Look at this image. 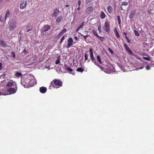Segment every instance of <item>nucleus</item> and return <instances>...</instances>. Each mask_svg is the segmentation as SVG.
Wrapping results in <instances>:
<instances>
[{"label": "nucleus", "mask_w": 154, "mask_h": 154, "mask_svg": "<svg viewBox=\"0 0 154 154\" xmlns=\"http://www.w3.org/2000/svg\"><path fill=\"white\" fill-rule=\"evenodd\" d=\"M146 69L147 70H149L150 69V67L148 66H147L146 67Z\"/></svg>", "instance_id": "44"}, {"label": "nucleus", "mask_w": 154, "mask_h": 154, "mask_svg": "<svg viewBox=\"0 0 154 154\" xmlns=\"http://www.w3.org/2000/svg\"><path fill=\"white\" fill-rule=\"evenodd\" d=\"M84 24V22L82 23L76 29V31H78L81 28H82V27L83 26Z\"/></svg>", "instance_id": "19"}, {"label": "nucleus", "mask_w": 154, "mask_h": 154, "mask_svg": "<svg viewBox=\"0 0 154 154\" xmlns=\"http://www.w3.org/2000/svg\"><path fill=\"white\" fill-rule=\"evenodd\" d=\"M93 11V8L91 7H89L86 9V11L87 13H89Z\"/></svg>", "instance_id": "16"}, {"label": "nucleus", "mask_w": 154, "mask_h": 154, "mask_svg": "<svg viewBox=\"0 0 154 154\" xmlns=\"http://www.w3.org/2000/svg\"><path fill=\"white\" fill-rule=\"evenodd\" d=\"M85 33H86V34H87V33H88V32L87 31H85Z\"/></svg>", "instance_id": "55"}, {"label": "nucleus", "mask_w": 154, "mask_h": 154, "mask_svg": "<svg viewBox=\"0 0 154 154\" xmlns=\"http://www.w3.org/2000/svg\"><path fill=\"white\" fill-rule=\"evenodd\" d=\"M69 5H66V7H69Z\"/></svg>", "instance_id": "58"}, {"label": "nucleus", "mask_w": 154, "mask_h": 154, "mask_svg": "<svg viewBox=\"0 0 154 154\" xmlns=\"http://www.w3.org/2000/svg\"><path fill=\"white\" fill-rule=\"evenodd\" d=\"M114 32L115 33L116 36L117 37H119V35L118 33V32L116 28H115L114 30Z\"/></svg>", "instance_id": "23"}, {"label": "nucleus", "mask_w": 154, "mask_h": 154, "mask_svg": "<svg viewBox=\"0 0 154 154\" xmlns=\"http://www.w3.org/2000/svg\"><path fill=\"white\" fill-rule=\"evenodd\" d=\"M108 50H109V51L110 52V53L112 54H113V51L110 48H109L108 49Z\"/></svg>", "instance_id": "42"}, {"label": "nucleus", "mask_w": 154, "mask_h": 154, "mask_svg": "<svg viewBox=\"0 0 154 154\" xmlns=\"http://www.w3.org/2000/svg\"><path fill=\"white\" fill-rule=\"evenodd\" d=\"M76 71L77 72H82L83 71L84 69L83 68L81 67H79L76 69Z\"/></svg>", "instance_id": "27"}, {"label": "nucleus", "mask_w": 154, "mask_h": 154, "mask_svg": "<svg viewBox=\"0 0 154 154\" xmlns=\"http://www.w3.org/2000/svg\"><path fill=\"white\" fill-rule=\"evenodd\" d=\"M27 3L26 1H23L20 5V7L21 9H23L26 7Z\"/></svg>", "instance_id": "8"}, {"label": "nucleus", "mask_w": 154, "mask_h": 154, "mask_svg": "<svg viewBox=\"0 0 154 154\" xmlns=\"http://www.w3.org/2000/svg\"><path fill=\"white\" fill-rule=\"evenodd\" d=\"M62 17L61 16H60L58 17L57 18L56 20V22L57 23H59L62 20Z\"/></svg>", "instance_id": "20"}, {"label": "nucleus", "mask_w": 154, "mask_h": 154, "mask_svg": "<svg viewBox=\"0 0 154 154\" xmlns=\"http://www.w3.org/2000/svg\"><path fill=\"white\" fill-rule=\"evenodd\" d=\"M65 39V37L64 36H63L61 38L60 40V43H61Z\"/></svg>", "instance_id": "40"}, {"label": "nucleus", "mask_w": 154, "mask_h": 154, "mask_svg": "<svg viewBox=\"0 0 154 154\" xmlns=\"http://www.w3.org/2000/svg\"><path fill=\"white\" fill-rule=\"evenodd\" d=\"M120 9H121V10H123V9L122 8V7H121L120 8Z\"/></svg>", "instance_id": "56"}, {"label": "nucleus", "mask_w": 154, "mask_h": 154, "mask_svg": "<svg viewBox=\"0 0 154 154\" xmlns=\"http://www.w3.org/2000/svg\"><path fill=\"white\" fill-rule=\"evenodd\" d=\"M9 30L14 29L17 26V20L15 18H13L10 20L8 23Z\"/></svg>", "instance_id": "3"}, {"label": "nucleus", "mask_w": 154, "mask_h": 154, "mask_svg": "<svg viewBox=\"0 0 154 154\" xmlns=\"http://www.w3.org/2000/svg\"><path fill=\"white\" fill-rule=\"evenodd\" d=\"M97 38L101 42H103L104 40V38L103 37L100 36L99 35Z\"/></svg>", "instance_id": "26"}, {"label": "nucleus", "mask_w": 154, "mask_h": 154, "mask_svg": "<svg viewBox=\"0 0 154 154\" xmlns=\"http://www.w3.org/2000/svg\"><path fill=\"white\" fill-rule=\"evenodd\" d=\"M90 61V59H89V60H88V62H89Z\"/></svg>", "instance_id": "60"}, {"label": "nucleus", "mask_w": 154, "mask_h": 154, "mask_svg": "<svg viewBox=\"0 0 154 154\" xmlns=\"http://www.w3.org/2000/svg\"><path fill=\"white\" fill-rule=\"evenodd\" d=\"M11 56L12 57L15 58V55L14 52H13L11 53Z\"/></svg>", "instance_id": "32"}, {"label": "nucleus", "mask_w": 154, "mask_h": 154, "mask_svg": "<svg viewBox=\"0 0 154 154\" xmlns=\"http://www.w3.org/2000/svg\"><path fill=\"white\" fill-rule=\"evenodd\" d=\"M81 1L80 0H79L78 1V6L80 7V5L81 4Z\"/></svg>", "instance_id": "43"}, {"label": "nucleus", "mask_w": 154, "mask_h": 154, "mask_svg": "<svg viewBox=\"0 0 154 154\" xmlns=\"http://www.w3.org/2000/svg\"><path fill=\"white\" fill-rule=\"evenodd\" d=\"M10 16V11L9 10H7L6 11L5 17V22L6 19L8 18Z\"/></svg>", "instance_id": "13"}, {"label": "nucleus", "mask_w": 154, "mask_h": 154, "mask_svg": "<svg viewBox=\"0 0 154 154\" xmlns=\"http://www.w3.org/2000/svg\"><path fill=\"white\" fill-rule=\"evenodd\" d=\"M5 82L2 81L0 82V93L2 94L6 91V89L5 88Z\"/></svg>", "instance_id": "5"}, {"label": "nucleus", "mask_w": 154, "mask_h": 154, "mask_svg": "<svg viewBox=\"0 0 154 154\" xmlns=\"http://www.w3.org/2000/svg\"><path fill=\"white\" fill-rule=\"evenodd\" d=\"M31 30V29H27V30H26V32H29Z\"/></svg>", "instance_id": "51"}, {"label": "nucleus", "mask_w": 154, "mask_h": 154, "mask_svg": "<svg viewBox=\"0 0 154 154\" xmlns=\"http://www.w3.org/2000/svg\"><path fill=\"white\" fill-rule=\"evenodd\" d=\"M74 38L76 40H78L79 39L78 37L76 36H75L74 37Z\"/></svg>", "instance_id": "49"}, {"label": "nucleus", "mask_w": 154, "mask_h": 154, "mask_svg": "<svg viewBox=\"0 0 154 154\" xmlns=\"http://www.w3.org/2000/svg\"><path fill=\"white\" fill-rule=\"evenodd\" d=\"M143 67H140V68L139 69H142L143 68Z\"/></svg>", "instance_id": "61"}, {"label": "nucleus", "mask_w": 154, "mask_h": 154, "mask_svg": "<svg viewBox=\"0 0 154 154\" xmlns=\"http://www.w3.org/2000/svg\"><path fill=\"white\" fill-rule=\"evenodd\" d=\"M143 58L146 60H149V58L148 57H143Z\"/></svg>", "instance_id": "41"}, {"label": "nucleus", "mask_w": 154, "mask_h": 154, "mask_svg": "<svg viewBox=\"0 0 154 154\" xmlns=\"http://www.w3.org/2000/svg\"><path fill=\"white\" fill-rule=\"evenodd\" d=\"M3 0H0V3H1L2 1Z\"/></svg>", "instance_id": "57"}, {"label": "nucleus", "mask_w": 154, "mask_h": 154, "mask_svg": "<svg viewBox=\"0 0 154 154\" xmlns=\"http://www.w3.org/2000/svg\"><path fill=\"white\" fill-rule=\"evenodd\" d=\"M69 72H71L73 70L71 68L69 67L66 69Z\"/></svg>", "instance_id": "35"}, {"label": "nucleus", "mask_w": 154, "mask_h": 154, "mask_svg": "<svg viewBox=\"0 0 154 154\" xmlns=\"http://www.w3.org/2000/svg\"><path fill=\"white\" fill-rule=\"evenodd\" d=\"M0 45H2V46H5L6 45V44L2 40H0Z\"/></svg>", "instance_id": "24"}, {"label": "nucleus", "mask_w": 154, "mask_h": 154, "mask_svg": "<svg viewBox=\"0 0 154 154\" xmlns=\"http://www.w3.org/2000/svg\"><path fill=\"white\" fill-rule=\"evenodd\" d=\"M80 35H81L82 36H84L83 34H81V33H80Z\"/></svg>", "instance_id": "59"}, {"label": "nucleus", "mask_w": 154, "mask_h": 154, "mask_svg": "<svg viewBox=\"0 0 154 154\" xmlns=\"http://www.w3.org/2000/svg\"><path fill=\"white\" fill-rule=\"evenodd\" d=\"M105 29L104 30L106 32H108L109 30V25L108 22L106 21L105 23Z\"/></svg>", "instance_id": "10"}, {"label": "nucleus", "mask_w": 154, "mask_h": 154, "mask_svg": "<svg viewBox=\"0 0 154 154\" xmlns=\"http://www.w3.org/2000/svg\"><path fill=\"white\" fill-rule=\"evenodd\" d=\"M6 1L8 2H9L10 1V0H6Z\"/></svg>", "instance_id": "62"}, {"label": "nucleus", "mask_w": 154, "mask_h": 154, "mask_svg": "<svg viewBox=\"0 0 154 154\" xmlns=\"http://www.w3.org/2000/svg\"><path fill=\"white\" fill-rule=\"evenodd\" d=\"M117 20H118V23L119 25H120L121 21V19L120 17L119 16H117Z\"/></svg>", "instance_id": "30"}, {"label": "nucleus", "mask_w": 154, "mask_h": 154, "mask_svg": "<svg viewBox=\"0 0 154 154\" xmlns=\"http://www.w3.org/2000/svg\"><path fill=\"white\" fill-rule=\"evenodd\" d=\"M4 21H5V19H4V17L2 16L0 18V21L3 22Z\"/></svg>", "instance_id": "34"}, {"label": "nucleus", "mask_w": 154, "mask_h": 154, "mask_svg": "<svg viewBox=\"0 0 154 154\" xmlns=\"http://www.w3.org/2000/svg\"><path fill=\"white\" fill-rule=\"evenodd\" d=\"M127 42H128L129 43H131V41L129 39V38H128V39H127Z\"/></svg>", "instance_id": "50"}, {"label": "nucleus", "mask_w": 154, "mask_h": 154, "mask_svg": "<svg viewBox=\"0 0 154 154\" xmlns=\"http://www.w3.org/2000/svg\"><path fill=\"white\" fill-rule=\"evenodd\" d=\"M124 47L125 49L130 54H131L132 53V52L130 49V48L129 47L128 45L125 43L124 44Z\"/></svg>", "instance_id": "11"}, {"label": "nucleus", "mask_w": 154, "mask_h": 154, "mask_svg": "<svg viewBox=\"0 0 154 154\" xmlns=\"http://www.w3.org/2000/svg\"><path fill=\"white\" fill-rule=\"evenodd\" d=\"M14 84V82L12 81H10L6 84V85L8 87H11Z\"/></svg>", "instance_id": "22"}, {"label": "nucleus", "mask_w": 154, "mask_h": 154, "mask_svg": "<svg viewBox=\"0 0 154 154\" xmlns=\"http://www.w3.org/2000/svg\"><path fill=\"white\" fill-rule=\"evenodd\" d=\"M73 42L72 38H69L67 40L68 44L66 46V48H69L72 45Z\"/></svg>", "instance_id": "6"}, {"label": "nucleus", "mask_w": 154, "mask_h": 154, "mask_svg": "<svg viewBox=\"0 0 154 154\" xmlns=\"http://www.w3.org/2000/svg\"><path fill=\"white\" fill-rule=\"evenodd\" d=\"M88 55L87 54H85V60H88Z\"/></svg>", "instance_id": "37"}, {"label": "nucleus", "mask_w": 154, "mask_h": 154, "mask_svg": "<svg viewBox=\"0 0 154 154\" xmlns=\"http://www.w3.org/2000/svg\"><path fill=\"white\" fill-rule=\"evenodd\" d=\"M89 50L90 53V58L92 61L96 65L98 66V64L96 62L93 53L92 49L91 48H90L89 49Z\"/></svg>", "instance_id": "4"}, {"label": "nucleus", "mask_w": 154, "mask_h": 154, "mask_svg": "<svg viewBox=\"0 0 154 154\" xmlns=\"http://www.w3.org/2000/svg\"><path fill=\"white\" fill-rule=\"evenodd\" d=\"M92 33H93V34L95 35L97 37V38L98 36H99V35L97 34V32H96V31L94 30H92Z\"/></svg>", "instance_id": "29"}, {"label": "nucleus", "mask_w": 154, "mask_h": 154, "mask_svg": "<svg viewBox=\"0 0 154 154\" xmlns=\"http://www.w3.org/2000/svg\"><path fill=\"white\" fill-rule=\"evenodd\" d=\"M128 4V3L127 2H122V5H127Z\"/></svg>", "instance_id": "36"}, {"label": "nucleus", "mask_w": 154, "mask_h": 154, "mask_svg": "<svg viewBox=\"0 0 154 154\" xmlns=\"http://www.w3.org/2000/svg\"><path fill=\"white\" fill-rule=\"evenodd\" d=\"M21 84L25 88H29L36 84V80L33 76L29 75L27 78L21 79Z\"/></svg>", "instance_id": "1"}, {"label": "nucleus", "mask_w": 154, "mask_h": 154, "mask_svg": "<svg viewBox=\"0 0 154 154\" xmlns=\"http://www.w3.org/2000/svg\"><path fill=\"white\" fill-rule=\"evenodd\" d=\"M134 32L135 35L136 36H138L139 35V32H138L136 30H134Z\"/></svg>", "instance_id": "33"}, {"label": "nucleus", "mask_w": 154, "mask_h": 154, "mask_svg": "<svg viewBox=\"0 0 154 154\" xmlns=\"http://www.w3.org/2000/svg\"><path fill=\"white\" fill-rule=\"evenodd\" d=\"M51 28L50 26L48 25H45L43 26V28L42 29V32H44L47 31Z\"/></svg>", "instance_id": "7"}, {"label": "nucleus", "mask_w": 154, "mask_h": 154, "mask_svg": "<svg viewBox=\"0 0 154 154\" xmlns=\"http://www.w3.org/2000/svg\"><path fill=\"white\" fill-rule=\"evenodd\" d=\"M21 53L23 55H25L27 54V52L26 51V49H24Z\"/></svg>", "instance_id": "28"}, {"label": "nucleus", "mask_w": 154, "mask_h": 154, "mask_svg": "<svg viewBox=\"0 0 154 154\" xmlns=\"http://www.w3.org/2000/svg\"><path fill=\"white\" fill-rule=\"evenodd\" d=\"M123 34L125 35H126V34H127V33L125 32H123Z\"/></svg>", "instance_id": "53"}, {"label": "nucleus", "mask_w": 154, "mask_h": 154, "mask_svg": "<svg viewBox=\"0 0 154 154\" xmlns=\"http://www.w3.org/2000/svg\"><path fill=\"white\" fill-rule=\"evenodd\" d=\"M89 36V35H84L83 36V37H84V39L86 40V38L88 37V36Z\"/></svg>", "instance_id": "45"}, {"label": "nucleus", "mask_w": 154, "mask_h": 154, "mask_svg": "<svg viewBox=\"0 0 154 154\" xmlns=\"http://www.w3.org/2000/svg\"><path fill=\"white\" fill-rule=\"evenodd\" d=\"M80 9V7H78L77 8V10H78V11H79Z\"/></svg>", "instance_id": "52"}, {"label": "nucleus", "mask_w": 154, "mask_h": 154, "mask_svg": "<svg viewBox=\"0 0 154 154\" xmlns=\"http://www.w3.org/2000/svg\"><path fill=\"white\" fill-rule=\"evenodd\" d=\"M66 31V29H63L60 32V33L59 34V35L60 34H63Z\"/></svg>", "instance_id": "31"}, {"label": "nucleus", "mask_w": 154, "mask_h": 154, "mask_svg": "<svg viewBox=\"0 0 154 154\" xmlns=\"http://www.w3.org/2000/svg\"><path fill=\"white\" fill-rule=\"evenodd\" d=\"M22 76V74L20 72H15V77L16 78H19Z\"/></svg>", "instance_id": "15"}, {"label": "nucleus", "mask_w": 154, "mask_h": 154, "mask_svg": "<svg viewBox=\"0 0 154 154\" xmlns=\"http://www.w3.org/2000/svg\"><path fill=\"white\" fill-rule=\"evenodd\" d=\"M105 72L107 73H108V72Z\"/></svg>", "instance_id": "63"}, {"label": "nucleus", "mask_w": 154, "mask_h": 154, "mask_svg": "<svg viewBox=\"0 0 154 154\" xmlns=\"http://www.w3.org/2000/svg\"><path fill=\"white\" fill-rule=\"evenodd\" d=\"M64 67H65V68L66 69L67 68L69 67V66H68L67 65L65 64L64 65Z\"/></svg>", "instance_id": "46"}, {"label": "nucleus", "mask_w": 154, "mask_h": 154, "mask_svg": "<svg viewBox=\"0 0 154 154\" xmlns=\"http://www.w3.org/2000/svg\"><path fill=\"white\" fill-rule=\"evenodd\" d=\"M98 30L100 32H102V31H101L102 29H101V27L100 26H98Z\"/></svg>", "instance_id": "39"}, {"label": "nucleus", "mask_w": 154, "mask_h": 154, "mask_svg": "<svg viewBox=\"0 0 154 154\" xmlns=\"http://www.w3.org/2000/svg\"><path fill=\"white\" fill-rule=\"evenodd\" d=\"M107 10L109 13H111L112 12L113 8L111 6H108L107 7Z\"/></svg>", "instance_id": "17"}, {"label": "nucleus", "mask_w": 154, "mask_h": 154, "mask_svg": "<svg viewBox=\"0 0 154 154\" xmlns=\"http://www.w3.org/2000/svg\"><path fill=\"white\" fill-rule=\"evenodd\" d=\"M135 14V10L131 11L129 16V17L131 18H133Z\"/></svg>", "instance_id": "18"}, {"label": "nucleus", "mask_w": 154, "mask_h": 154, "mask_svg": "<svg viewBox=\"0 0 154 154\" xmlns=\"http://www.w3.org/2000/svg\"><path fill=\"white\" fill-rule=\"evenodd\" d=\"M2 64L1 63H0V70L2 69Z\"/></svg>", "instance_id": "47"}, {"label": "nucleus", "mask_w": 154, "mask_h": 154, "mask_svg": "<svg viewBox=\"0 0 154 154\" xmlns=\"http://www.w3.org/2000/svg\"><path fill=\"white\" fill-rule=\"evenodd\" d=\"M39 90L41 93H44L46 91L47 88L45 87H42L40 88Z\"/></svg>", "instance_id": "14"}, {"label": "nucleus", "mask_w": 154, "mask_h": 154, "mask_svg": "<svg viewBox=\"0 0 154 154\" xmlns=\"http://www.w3.org/2000/svg\"><path fill=\"white\" fill-rule=\"evenodd\" d=\"M92 0H86L87 3H88L91 1Z\"/></svg>", "instance_id": "48"}, {"label": "nucleus", "mask_w": 154, "mask_h": 154, "mask_svg": "<svg viewBox=\"0 0 154 154\" xmlns=\"http://www.w3.org/2000/svg\"><path fill=\"white\" fill-rule=\"evenodd\" d=\"M97 61L100 64H102V61L101 60L100 57L99 56H97Z\"/></svg>", "instance_id": "25"}, {"label": "nucleus", "mask_w": 154, "mask_h": 154, "mask_svg": "<svg viewBox=\"0 0 154 154\" xmlns=\"http://www.w3.org/2000/svg\"><path fill=\"white\" fill-rule=\"evenodd\" d=\"M60 12V11L59 10L56 8L54 11L53 15L54 17H57L59 14Z\"/></svg>", "instance_id": "12"}, {"label": "nucleus", "mask_w": 154, "mask_h": 154, "mask_svg": "<svg viewBox=\"0 0 154 154\" xmlns=\"http://www.w3.org/2000/svg\"><path fill=\"white\" fill-rule=\"evenodd\" d=\"M54 83L52 82H51V85L49 87V88L51 89V87H53L54 88H60L62 85V83L59 79H55L53 80Z\"/></svg>", "instance_id": "2"}, {"label": "nucleus", "mask_w": 154, "mask_h": 154, "mask_svg": "<svg viewBox=\"0 0 154 154\" xmlns=\"http://www.w3.org/2000/svg\"><path fill=\"white\" fill-rule=\"evenodd\" d=\"M125 38H126V39L127 40V39H128V37L127 36H125Z\"/></svg>", "instance_id": "54"}, {"label": "nucleus", "mask_w": 154, "mask_h": 154, "mask_svg": "<svg viewBox=\"0 0 154 154\" xmlns=\"http://www.w3.org/2000/svg\"><path fill=\"white\" fill-rule=\"evenodd\" d=\"M7 91L8 92V94H12L16 92V90L14 88H12L8 89Z\"/></svg>", "instance_id": "9"}, {"label": "nucleus", "mask_w": 154, "mask_h": 154, "mask_svg": "<svg viewBox=\"0 0 154 154\" xmlns=\"http://www.w3.org/2000/svg\"><path fill=\"white\" fill-rule=\"evenodd\" d=\"M60 58H58L57 60L56 61L55 63L57 64H59L60 62Z\"/></svg>", "instance_id": "38"}, {"label": "nucleus", "mask_w": 154, "mask_h": 154, "mask_svg": "<svg viewBox=\"0 0 154 154\" xmlns=\"http://www.w3.org/2000/svg\"><path fill=\"white\" fill-rule=\"evenodd\" d=\"M100 17L101 19H104L106 17V15L104 12L102 11L101 12V14H100Z\"/></svg>", "instance_id": "21"}]
</instances>
